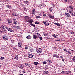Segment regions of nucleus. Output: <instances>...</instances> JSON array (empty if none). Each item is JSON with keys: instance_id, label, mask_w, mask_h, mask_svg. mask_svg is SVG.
<instances>
[{"instance_id": "obj_54", "label": "nucleus", "mask_w": 75, "mask_h": 75, "mask_svg": "<svg viewBox=\"0 0 75 75\" xmlns=\"http://www.w3.org/2000/svg\"><path fill=\"white\" fill-rule=\"evenodd\" d=\"M22 72H23V73H25V72H26V71L25 70L23 71Z\"/></svg>"}, {"instance_id": "obj_5", "label": "nucleus", "mask_w": 75, "mask_h": 75, "mask_svg": "<svg viewBox=\"0 0 75 75\" xmlns=\"http://www.w3.org/2000/svg\"><path fill=\"white\" fill-rule=\"evenodd\" d=\"M62 73H63V74H67V75L69 74V73L67 71H64L62 72Z\"/></svg>"}, {"instance_id": "obj_53", "label": "nucleus", "mask_w": 75, "mask_h": 75, "mask_svg": "<svg viewBox=\"0 0 75 75\" xmlns=\"http://www.w3.org/2000/svg\"><path fill=\"white\" fill-rule=\"evenodd\" d=\"M5 27V28H6L7 30V28H8V27H7V26H4Z\"/></svg>"}, {"instance_id": "obj_48", "label": "nucleus", "mask_w": 75, "mask_h": 75, "mask_svg": "<svg viewBox=\"0 0 75 75\" xmlns=\"http://www.w3.org/2000/svg\"><path fill=\"white\" fill-rule=\"evenodd\" d=\"M43 64H47V62H43Z\"/></svg>"}, {"instance_id": "obj_6", "label": "nucleus", "mask_w": 75, "mask_h": 75, "mask_svg": "<svg viewBox=\"0 0 75 75\" xmlns=\"http://www.w3.org/2000/svg\"><path fill=\"white\" fill-rule=\"evenodd\" d=\"M18 45L19 47H21V45H22V44L20 42H19L18 43Z\"/></svg>"}, {"instance_id": "obj_12", "label": "nucleus", "mask_w": 75, "mask_h": 75, "mask_svg": "<svg viewBox=\"0 0 75 75\" xmlns=\"http://www.w3.org/2000/svg\"><path fill=\"white\" fill-rule=\"evenodd\" d=\"M7 30H8V31H10V32H13V30H12L8 28H7Z\"/></svg>"}, {"instance_id": "obj_3", "label": "nucleus", "mask_w": 75, "mask_h": 75, "mask_svg": "<svg viewBox=\"0 0 75 75\" xmlns=\"http://www.w3.org/2000/svg\"><path fill=\"white\" fill-rule=\"evenodd\" d=\"M13 23L14 24H17V21L16 19H13Z\"/></svg>"}, {"instance_id": "obj_15", "label": "nucleus", "mask_w": 75, "mask_h": 75, "mask_svg": "<svg viewBox=\"0 0 75 75\" xmlns=\"http://www.w3.org/2000/svg\"><path fill=\"white\" fill-rule=\"evenodd\" d=\"M28 57L30 58H33V55L29 54L28 55Z\"/></svg>"}, {"instance_id": "obj_27", "label": "nucleus", "mask_w": 75, "mask_h": 75, "mask_svg": "<svg viewBox=\"0 0 75 75\" xmlns=\"http://www.w3.org/2000/svg\"><path fill=\"white\" fill-rule=\"evenodd\" d=\"M33 39H37V36L35 35H33Z\"/></svg>"}, {"instance_id": "obj_36", "label": "nucleus", "mask_w": 75, "mask_h": 75, "mask_svg": "<svg viewBox=\"0 0 75 75\" xmlns=\"http://www.w3.org/2000/svg\"><path fill=\"white\" fill-rule=\"evenodd\" d=\"M31 25H32V26H33V27H35V26L33 24V23H31Z\"/></svg>"}, {"instance_id": "obj_47", "label": "nucleus", "mask_w": 75, "mask_h": 75, "mask_svg": "<svg viewBox=\"0 0 75 75\" xmlns=\"http://www.w3.org/2000/svg\"><path fill=\"white\" fill-rule=\"evenodd\" d=\"M67 52H68V53L69 54H71V52H70L69 51H67Z\"/></svg>"}, {"instance_id": "obj_43", "label": "nucleus", "mask_w": 75, "mask_h": 75, "mask_svg": "<svg viewBox=\"0 0 75 75\" xmlns=\"http://www.w3.org/2000/svg\"><path fill=\"white\" fill-rule=\"evenodd\" d=\"M39 38H40V40H42V37H40Z\"/></svg>"}, {"instance_id": "obj_34", "label": "nucleus", "mask_w": 75, "mask_h": 75, "mask_svg": "<svg viewBox=\"0 0 75 75\" xmlns=\"http://www.w3.org/2000/svg\"><path fill=\"white\" fill-rule=\"evenodd\" d=\"M38 62H34V65H38Z\"/></svg>"}, {"instance_id": "obj_4", "label": "nucleus", "mask_w": 75, "mask_h": 75, "mask_svg": "<svg viewBox=\"0 0 75 75\" xmlns=\"http://www.w3.org/2000/svg\"><path fill=\"white\" fill-rule=\"evenodd\" d=\"M3 39L5 40H8V38L7 36H4L3 37Z\"/></svg>"}, {"instance_id": "obj_62", "label": "nucleus", "mask_w": 75, "mask_h": 75, "mask_svg": "<svg viewBox=\"0 0 75 75\" xmlns=\"http://www.w3.org/2000/svg\"><path fill=\"white\" fill-rule=\"evenodd\" d=\"M55 35L56 36H58V35Z\"/></svg>"}, {"instance_id": "obj_51", "label": "nucleus", "mask_w": 75, "mask_h": 75, "mask_svg": "<svg viewBox=\"0 0 75 75\" xmlns=\"http://www.w3.org/2000/svg\"><path fill=\"white\" fill-rule=\"evenodd\" d=\"M71 33L72 34H74V32H73V31H72L71 32Z\"/></svg>"}, {"instance_id": "obj_28", "label": "nucleus", "mask_w": 75, "mask_h": 75, "mask_svg": "<svg viewBox=\"0 0 75 75\" xmlns=\"http://www.w3.org/2000/svg\"><path fill=\"white\" fill-rule=\"evenodd\" d=\"M6 7H8V8H11V6H10V5H6Z\"/></svg>"}, {"instance_id": "obj_1", "label": "nucleus", "mask_w": 75, "mask_h": 75, "mask_svg": "<svg viewBox=\"0 0 75 75\" xmlns=\"http://www.w3.org/2000/svg\"><path fill=\"white\" fill-rule=\"evenodd\" d=\"M42 49L41 48H39L38 50H36V52L39 54L41 53L42 52Z\"/></svg>"}, {"instance_id": "obj_50", "label": "nucleus", "mask_w": 75, "mask_h": 75, "mask_svg": "<svg viewBox=\"0 0 75 75\" xmlns=\"http://www.w3.org/2000/svg\"><path fill=\"white\" fill-rule=\"evenodd\" d=\"M47 39H50V36H48L47 37Z\"/></svg>"}, {"instance_id": "obj_17", "label": "nucleus", "mask_w": 75, "mask_h": 75, "mask_svg": "<svg viewBox=\"0 0 75 75\" xmlns=\"http://www.w3.org/2000/svg\"><path fill=\"white\" fill-rule=\"evenodd\" d=\"M25 65L26 66H27V67H30V64H29L28 63H26L25 64Z\"/></svg>"}, {"instance_id": "obj_30", "label": "nucleus", "mask_w": 75, "mask_h": 75, "mask_svg": "<svg viewBox=\"0 0 75 75\" xmlns=\"http://www.w3.org/2000/svg\"><path fill=\"white\" fill-rule=\"evenodd\" d=\"M71 15L72 16H75V13H71Z\"/></svg>"}, {"instance_id": "obj_29", "label": "nucleus", "mask_w": 75, "mask_h": 75, "mask_svg": "<svg viewBox=\"0 0 75 75\" xmlns=\"http://www.w3.org/2000/svg\"><path fill=\"white\" fill-rule=\"evenodd\" d=\"M2 32L3 33H6V29L5 28H4V29H2Z\"/></svg>"}, {"instance_id": "obj_55", "label": "nucleus", "mask_w": 75, "mask_h": 75, "mask_svg": "<svg viewBox=\"0 0 75 75\" xmlns=\"http://www.w3.org/2000/svg\"><path fill=\"white\" fill-rule=\"evenodd\" d=\"M48 16L50 17L51 18V15H49Z\"/></svg>"}, {"instance_id": "obj_59", "label": "nucleus", "mask_w": 75, "mask_h": 75, "mask_svg": "<svg viewBox=\"0 0 75 75\" xmlns=\"http://www.w3.org/2000/svg\"><path fill=\"white\" fill-rule=\"evenodd\" d=\"M69 74H71V71H69Z\"/></svg>"}, {"instance_id": "obj_35", "label": "nucleus", "mask_w": 75, "mask_h": 75, "mask_svg": "<svg viewBox=\"0 0 75 75\" xmlns=\"http://www.w3.org/2000/svg\"><path fill=\"white\" fill-rule=\"evenodd\" d=\"M43 16H44V17H45L46 16V14L44 12H43Z\"/></svg>"}, {"instance_id": "obj_64", "label": "nucleus", "mask_w": 75, "mask_h": 75, "mask_svg": "<svg viewBox=\"0 0 75 75\" xmlns=\"http://www.w3.org/2000/svg\"><path fill=\"white\" fill-rule=\"evenodd\" d=\"M25 10H27V9L25 8Z\"/></svg>"}, {"instance_id": "obj_57", "label": "nucleus", "mask_w": 75, "mask_h": 75, "mask_svg": "<svg viewBox=\"0 0 75 75\" xmlns=\"http://www.w3.org/2000/svg\"><path fill=\"white\" fill-rule=\"evenodd\" d=\"M25 49H28V47H25Z\"/></svg>"}, {"instance_id": "obj_13", "label": "nucleus", "mask_w": 75, "mask_h": 75, "mask_svg": "<svg viewBox=\"0 0 75 75\" xmlns=\"http://www.w3.org/2000/svg\"><path fill=\"white\" fill-rule=\"evenodd\" d=\"M53 57H56V58H59V56H58L55 55V54L53 55Z\"/></svg>"}, {"instance_id": "obj_19", "label": "nucleus", "mask_w": 75, "mask_h": 75, "mask_svg": "<svg viewBox=\"0 0 75 75\" xmlns=\"http://www.w3.org/2000/svg\"><path fill=\"white\" fill-rule=\"evenodd\" d=\"M43 72V74H48V71H45Z\"/></svg>"}, {"instance_id": "obj_10", "label": "nucleus", "mask_w": 75, "mask_h": 75, "mask_svg": "<svg viewBox=\"0 0 75 75\" xmlns=\"http://www.w3.org/2000/svg\"><path fill=\"white\" fill-rule=\"evenodd\" d=\"M31 36L29 35L26 37V38L27 39H28V40H30V39L31 38Z\"/></svg>"}, {"instance_id": "obj_16", "label": "nucleus", "mask_w": 75, "mask_h": 75, "mask_svg": "<svg viewBox=\"0 0 75 75\" xmlns=\"http://www.w3.org/2000/svg\"><path fill=\"white\" fill-rule=\"evenodd\" d=\"M49 10L51 12H52V11H54V10H53V9H52V7L49 8Z\"/></svg>"}, {"instance_id": "obj_7", "label": "nucleus", "mask_w": 75, "mask_h": 75, "mask_svg": "<svg viewBox=\"0 0 75 75\" xmlns=\"http://www.w3.org/2000/svg\"><path fill=\"white\" fill-rule=\"evenodd\" d=\"M65 15L66 17H70V15L68 13H66Z\"/></svg>"}, {"instance_id": "obj_41", "label": "nucleus", "mask_w": 75, "mask_h": 75, "mask_svg": "<svg viewBox=\"0 0 75 75\" xmlns=\"http://www.w3.org/2000/svg\"><path fill=\"white\" fill-rule=\"evenodd\" d=\"M3 59H4V57H1L0 58V59H1V60H3Z\"/></svg>"}, {"instance_id": "obj_24", "label": "nucleus", "mask_w": 75, "mask_h": 75, "mask_svg": "<svg viewBox=\"0 0 75 75\" xmlns=\"http://www.w3.org/2000/svg\"><path fill=\"white\" fill-rule=\"evenodd\" d=\"M18 58V55H16L15 57L14 58L15 59H17Z\"/></svg>"}, {"instance_id": "obj_14", "label": "nucleus", "mask_w": 75, "mask_h": 75, "mask_svg": "<svg viewBox=\"0 0 75 75\" xmlns=\"http://www.w3.org/2000/svg\"><path fill=\"white\" fill-rule=\"evenodd\" d=\"M12 15L13 16H17V13H16V12H13L12 13Z\"/></svg>"}, {"instance_id": "obj_2", "label": "nucleus", "mask_w": 75, "mask_h": 75, "mask_svg": "<svg viewBox=\"0 0 75 75\" xmlns=\"http://www.w3.org/2000/svg\"><path fill=\"white\" fill-rule=\"evenodd\" d=\"M43 23L45 24V26H47L49 25V23H48V21H46L43 22Z\"/></svg>"}, {"instance_id": "obj_38", "label": "nucleus", "mask_w": 75, "mask_h": 75, "mask_svg": "<svg viewBox=\"0 0 75 75\" xmlns=\"http://www.w3.org/2000/svg\"><path fill=\"white\" fill-rule=\"evenodd\" d=\"M35 23L36 24H40V23H39L38 22V21H36V22H35Z\"/></svg>"}, {"instance_id": "obj_8", "label": "nucleus", "mask_w": 75, "mask_h": 75, "mask_svg": "<svg viewBox=\"0 0 75 75\" xmlns=\"http://www.w3.org/2000/svg\"><path fill=\"white\" fill-rule=\"evenodd\" d=\"M28 22L29 23H32L33 22V20L31 19H30L28 20Z\"/></svg>"}, {"instance_id": "obj_20", "label": "nucleus", "mask_w": 75, "mask_h": 75, "mask_svg": "<svg viewBox=\"0 0 75 75\" xmlns=\"http://www.w3.org/2000/svg\"><path fill=\"white\" fill-rule=\"evenodd\" d=\"M44 3H42L40 4L39 6H40V7H43V6H44Z\"/></svg>"}, {"instance_id": "obj_52", "label": "nucleus", "mask_w": 75, "mask_h": 75, "mask_svg": "<svg viewBox=\"0 0 75 75\" xmlns=\"http://www.w3.org/2000/svg\"><path fill=\"white\" fill-rule=\"evenodd\" d=\"M63 50L64 51H66V52H67V51L66 50V49H64Z\"/></svg>"}, {"instance_id": "obj_18", "label": "nucleus", "mask_w": 75, "mask_h": 75, "mask_svg": "<svg viewBox=\"0 0 75 75\" xmlns=\"http://www.w3.org/2000/svg\"><path fill=\"white\" fill-rule=\"evenodd\" d=\"M15 28H17V29H18V30L20 28V27L18 26H15Z\"/></svg>"}, {"instance_id": "obj_21", "label": "nucleus", "mask_w": 75, "mask_h": 75, "mask_svg": "<svg viewBox=\"0 0 75 75\" xmlns=\"http://www.w3.org/2000/svg\"><path fill=\"white\" fill-rule=\"evenodd\" d=\"M24 65H21L20 66L19 68H21V69H23V68H24Z\"/></svg>"}, {"instance_id": "obj_26", "label": "nucleus", "mask_w": 75, "mask_h": 75, "mask_svg": "<svg viewBox=\"0 0 75 75\" xmlns=\"http://www.w3.org/2000/svg\"><path fill=\"white\" fill-rule=\"evenodd\" d=\"M47 62H49V63H51V64L52 63V61H51V60H49L47 61Z\"/></svg>"}, {"instance_id": "obj_33", "label": "nucleus", "mask_w": 75, "mask_h": 75, "mask_svg": "<svg viewBox=\"0 0 75 75\" xmlns=\"http://www.w3.org/2000/svg\"><path fill=\"white\" fill-rule=\"evenodd\" d=\"M24 3H25V4H27V5H28V4H28V1H24Z\"/></svg>"}, {"instance_id": "obj_60", "label": "nucleus", "mask_w": 75, "mask_h": 75, "mask_svg": "<svg viewBox=\"0 0 75 75\" xmlns=\"http://www.w3.org/2000/svg\"><path fill=\"white\" fill-rule=\"evenodd\" d=\"M64 1H65V2H67L68 0H64Z\"/></svg>"}, {"instance_id": "obj_63", "label": "nucleus", "mask_w": 75, "mask_h": 75, "mask_svg": "<svg viewBox=\"0 0 75 75\" xmlns=\"http://www.w3.org/2000/svg\"><path fill=\"white\" fill-rule=\"evenodd\" d=\"M34 29H35V30H36V29H35V27L34 28Z\"/></svg>"}, {"instance_id": "obj_46", "label": "nucleus", "mask_w": 75, "mask_h": 75, "mask_svg": "<svg viewBox=\"0 0 75 75\" xmlns=\"http://www.w3.org/2000/svg\"><path fill=\"white\" fill-rule=\"evenodd\" d=\"M40 16H37L36 17V18H40Z\"/></svg>"}, {"instance_id": "obj_25", "label": "nucleus", "mask_w": 75, "mask_h": 75, "mask_svg": "<svg viewBox=\"0 0 75 75\" xmlns=\"http://www.w3.org/2000/svg\"><path fill=\"white\" fill-rule=\"evenodd\" d=\"M69 7L70 10H73V7L72 6H69Z\"/></svg>"}, {"instance_id": "obj_40", "label": "nucleus", "mask_w": 75, "mask_h": 75, "mask_svg": "<svg viewBox=\"0 0 75 75\" xmlns=\"http://www.w3.org/2000/svg\"><path fill=\"white\" fill-rule=\"evenodd\" d=\"M1 27L2 28V29H4V27L3 25H1Z\"/></svg>"}, {"instance_id": "obj_58", "label": "nucleus", "mask_w": 75, "mask_h": 75, "mask_svg": "<svg viewBox=\"0 0 75 75\" xmlns=\"http://www.w3.org/2000/svg\"><path fill=\"white\" fill-rule=\"evenodd\" d=\"M60 57L61 58H63L62 56H60Z\"/></svg>"}, {"instance_id": "obj_49", "label": "nucleus", "mask_w": 75, "mask_h": 75, "mask_svg": "<svg viewBox=\"0 0 75 75\" xmlns=\"http://www.w3.org/2000/svg\"><path fill=\"white\" fill-rule=\"evenodd\" d=\"M50 18H54V17L52 16H50Z\"/></svg>"}, {"instance_id": "obj_44", "label": "nucleus", "mask_w": 75, "mask_h": 75, "mask_svg": "<svg viewBox=\"0 0 75 75\" xmlns=\"http://www.w3.org/2000/svg\"><path fill=\"white\" fill-rule=\"evenodd\" d=\"M53 37L54 38H57V37H56V36L55 35V34H54L53 35Z\"/></svg>"}, {"instance_id": "obj_9", "label": "nucleus", "mask_w": 75, "mask_h": 75, "mask_svg": "<svg viewBox=\"0 0 75 75\" xmlns=\"http://www.w3.org/2000/svg\"><path fill=\"white\" fill-rule=\"evenodd\" d=\"M29 50H30V51L32 52H34V49H33V48L32 47H30Z\"/></svg>"}, {"instance_id": "obj_31", "label": "nucleus", "mask_w": 75, "mask_h": 75, "mask_svg": "<svg viewBox=\"0 0 75 75\" xmlns=\"http://www.w3.org/2000/svg\"><path fill=\"white\" fill-rule=\"evenodd\" d=\"M8 24H10V23H12V21H11V20L9 19L8 20Z\"/></svg>"}, {"instance_id": "obj_56", "label": "nucleus", "mask_w": 75, "mask_h": 75, "mask_svg": "<svg viewBox=\"0 0 75 75\" xmlns=\"http://www.w3.org/2000/svg\"><path fill=\"white\" fill-rule=\"evenodd\" d=\"M63 59H62V61H64V58H62Z\"/></svg>"}, {"instance_id": "obj_23", "label": "nucleus", "mask_w": 75, "mask_h": 75, "mask_svg": "<svg viewBox=\"0 0 75 75\" xmlns=\"http://www.w3.org/2000/svg\"><path fill=\"white\" fill-rule=\"evenodd\" d=\"M53 23H54V24H55V25H57V26H60V25H61L59 23H54V22H53Z\"/></svg>"}, {"instance_id": "obj_22", "label": "nucleus", "mask_w": 75, "mask_h": 75, "mask_svg": "<svg viewBox=\"0 0 75 75\" xmlns=\"http://www.w3.org/2000/svg\"><path fill=\"white\" fill-rule=\"evenodd\" d=\"M44 36H45V37H47V36H48V33H44Z\"/></svg>"}, {"instance_id": "obj_37", "label": "nucleus", "mask_w": 75, "mask_h": 75, "mask_svg": "<svg viewBox=\"0 0 75 75\" xmlns=\"http://www.w3.org/2000/svg\"><path fill=\"white\" fill-rule=\"evenodd\" d=\"M69 12L71 14V13L72 12V10H69Z\"/></svg>"}, {"instance_id": "obj_39", "label": "nucleus", "mask_w": 75, "mask_h": 75, "mask_svg": "<svg viewBox=\"0 0 75 75\" xmlns=\"http://www.w3.org/2000/svg\"><path fill=\"white\" fill-rule=\"evenodd\" d=\"M35 34H36V35H38V36H40V34H38V33H36Z\"/></svg>"}, {"instance_id": "obj_45", "label": "nucleus", "mask_w": 75, "mask_h": 75, "mask_svg": "<svg viewBox=\"0 0 75 75\" xmlns=\"http://www.w3.org/2000/svg\"><path fill=\"white\" fill-rule=\"evenodd\" d=\"M3 32L1 30H0V34H3Z\"/></svg>"}, {"instance_id": "obj_32", "label": "nucleus", "mask_w": 75, "mask_h": 75, "mask_svg": "<svg viewBox=\"0 0 75 75\" xmlns=\"http://www.w3.org/2000/svg\"><path fill=\"white\" fill-rule=\"evenodd\" d=\"M30 18V17L28 16H26V20H29V19Z\"/></svg>"}, {"instance_id": "obj_42", "label": "nucleus", "mask_w": 75, "mask_h": 75, "mask_svg": "<svg viewBox=\"0 0 75 75\" xmlns=\"http://www.w3.org/2000/svg\"><path fill=\"white\" fill-rule=\"evenodd\" d=\"M56 41H61V40L58 39V40H55Z\"/></svg>"}, {"instance_id": "obj_11", "label": "nucleus", "mask_w": 75, "mask_h": 75, "mask_svg": "<svg viewBox=\"0 0 75 75\" xmlns=\"http://www.w3.org/2000/svg\"><path fill=\"white\" fill-rule=\"evenodd\" d=\"M35 9H33L32 11V14H35Z\"/></svg>"}, {"instance_id": "obj_61", "label": "nucleus", "mask_w": 75, "mask_h": 75, "mask_svg": "<svg viewBox=\"0 0 75 75\" xmlns=\"http://www.w3.org/2000/svg\"><path fill=\"white\" fill-rule=\"evenodd\" d=\"M52 4L53 6L55 5V4Z\"/></svg>"}]
</instances>
